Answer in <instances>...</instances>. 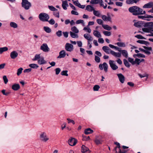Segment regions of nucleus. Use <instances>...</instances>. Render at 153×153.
Masks as SVG:
<instances>
[{
    "mask_svg": "<svg viewBox=\"0 0 153 153\" xmlns=\"http://www.w3.org/2000/svg\"><path fill=\"white\" fill-rule=\"evenodd\" d=\"M116 6L119 7H122L123 5L122 2H116L115 3Z\"/></svg>",
    "mask_w": 153,
    "mask_h": 153,
    "instance_id": "64",
    "label": "nucleus"
},
{
    "mask_svg": "<svg viewBox=\"0 0 153 153\" xmlns=\"http://www.w3.org/2000/svg\"><path fill=\"white\" fill-rule=\"evenodd\" d=\"M103 33L105 36H109L111 34V32L108 31H104L103 32Z\"/></svg>",
    "mask_w": 153,
    "mask_h": 153,
    "instance_id": "47",
    "label": "nucleus"
},
{
    "mask_svg": "<svg viewBox=\"0 0 153 153\" xmlns=\"http://www.w3.org/2000/svg\"><path fill=\"white\" fill-rule=\"evenodd\" d=\"M22 7L26 10H28L31 6L30 3L27 0H22Z\"/></svg>",
    "mask_w": 153,
    "mask_h": 153,
    "instance_id": "4",
    "label": "nucleus"
},
{
    "mask_svg": "<svg viewBox=\"0 0 153 153\" xmlns=\"http://www.w3.org/2000/svg\"><path fill=\"white\" fill-rule=\"evenodd\" d=\"M48 22L51 25H53L55 23V21L53 19H51L49 21L48 20Z\"/></svg>",
    "mask_w": 153,
    "mask_h": 153,
    "instance_id": "57",
    "label": "nucleus"
},
{
    "mask_svg": "<svg viewBox=\"0 0 153 153\" xmlns=\"http://www.w3.org/2000/svg\"><path fill=\"white\" fill-rule=\"evenodd\" d=\"M108 66L107 63L105 62L103 63V64H100L99 65V68L101 70L104 69L105 72L108 71Z\"/></svg>",
    "mask_w": 153,
    "mask_h": 153,
    "instance_id": "5",
    "label": "nucleus"
},
{
    "mask_svg": "<svg viewBox=\"0 0 153 153\" xmlns=\"http://www.w3.org/2000/svg\"><path fill=\"white\" fill-rule=\"evenodd\" d=\"M81 150L83 153H89L90 152L89 149L84 145L82 146Z\"/></svg>",
    "mask_w": 153,
    "mask_h": 153,
    "instance_id": "14",
    "label": "nucleus"
},
{
    "mask_svg": "<svg viewBox=\"0 0 153 153\" xmlns=\"http://www.w3.org/2000/svg\"><path fill=\"white\" fill-rule=\"evenodd\" d=\"M97 23L99 25H102H102H103V22L102 20L100 19H98L97 20Z\"/></svg>",
    "mask_w": 153,
    "mask_h": 153,
    "instance_id": "55",
    "label": "nucleus"
},
{
    "mask_svg": "<svg viewBox=\"0 0 153 153\" xmlns=\"http://www.w3.org/2000/svg\"><path fill=\"white\" fill-rule=\"evenodd\" d=\"M94 35L97 38L101 37L102 36L98 30H94L93 31Z\"/></svg>",
    "mask_w": 153,
    "mask_h": 153,
    "instance_id": "26",
    "label": "nucleus"
},
{
    "mask_svg": "<svg viewBox=\"0 0 153 153\" xmlns=\"http://www.w3.org/2000/svg\"><path fill=\"white\" fill-rule=\"evenodd\" d=\"M128 62H129L132 64V65H134V59L133 58L131 57H128Z\"/></svg>",
    "mask_w": 153,
    "mask_h": 153,
    "instance_id": "48",
    "label": "nucleus"
},
{
    "mask_svg": "<svg viewBox=\"0 0 153 153\" xmlns=\"http://www.w3.org/2000/svg\"><path fill=\"white\" fill-rule=\"evenodd\" d=\"M129 11L132 13L134 15L145 14L146 12L137 6H133L128 9Z\"/></svg>",
    "mask_w": 153,
    "mask_h": 153,
    "instance_id": "1",
    "label": "nucleus"
},
{
    "mask_svg": "<svg viewBox=\"0 0 153 153\" xmlns=\"http://www.w3.org/2000/svg\"><path fill=\"white\" fill-rule=\"evenodd\" d=\"M117 147H116L114 149V151H115V152L116 153H126V151H125V150H124L123 151H121L120 149H119V150L118 152H117Z\"/></svg>",
    "mask_w": 153,
    "mask_h": 153,
    "instance_id": "46",
    "label": "nucleus"
},
{
    "mask_svg": "<svg viewBox=\"0 0 153 153\" xmlns=\"http://www.w3.org/2000/svg\"><path fill=\"white\" fill-rule=\"evenodd\" d=\"M77 142V140L72 137H71L68 140L69 144L72 146H75L76 143Z\"/></svg>",
    "mask_w": 153,
    "mask_h": 153,
    "instance_id": "10",
    "label": "nucleus"
},
{
    "mask_svg": "<svg viewBox=\"0 0 153 153\" xmlns=\"http://www.w3.org/2000/svg\"><path fill=\"white\" fill-rule=\"evenodd\" d=\"M8 50V48L6 47H4L2 48H0V54L5 51H6Z\"/></svg>",
    "mask_w": 153,
    "mask_h": 153,
    "instance_id": "37",
    "label": "nucleus"
},
{
    "mask_svg": "<svg viewBox=\"0 0 153 153\" xmlns=\"http://www.w3.org/2000/svg\"><path fill=\"white\" fill-rule=\"evenodd\" d=\"M10 27L14 28H16L18 27L17 24L14 22H11L10 23Z\"/></svg>",
    "mask_w": 153,
    "mask_h": 153,
    "instance_id": "30",
    "label": "nucleus"
},
{
    "mask_svg": "<svg viewBox=\"0 0 153 153\" xmlns=\"http://www.w3.org/2000/svg\"><path fill=\"white\" fill-rule=\"evenodd\" d=\"M76 23L77 24H82L83 26H85V24L84 22V21L82 20L79 19L77 20L76 22Z\"/></svg>",
    "mask_w": 153,
    "mask_h": 153,
    "instance_id": "39",
    "label": "nucleus"
},
{
    "mask_svg": "<svg viewBox=\"0 0 153 153\" xmlns=\"http://www.w3.org/2000/svg\"><path fill=\"white\" fill-rule=\"evenodd\" d=\"M56 35L59 37H60L62 36V31L61 30H58L56 33Z\"/></svg>",
    "mask_w": 153,
    "mask_h": 153,
    "instance_id": "56",
    "label": "nucleus"
},
{
    "mask_svg": "<svg viewBox=\"0 0 153 153\" xmlns=\"http://www.w3.org/2000/svg\"><path fill=\"white\" fill-rule=\"evenodd\" d=\"M86 10L89 12H92V11H93V10H94V7L91 6L89 5H88L86 6Z\"/></svg>",
    "mask_w": 153,
    "mask_h": 153,
    "instance_id": "31",
    "label": "nucleus"
},
{
    "mask_svg": "<svg viewBox=\"0 0 153 153\" xmlns=\"http://www.w3.org/2000/svg\"><path fill=\"white\" fill-rule=\"evenodd\" d=\"M18 53L16 51H13L10 53V56L11 59H14L18 56Z\"/></svg>",
    "mask_w": 153,
    "mask_h": 153,
    "instance_id": "13",
    "label": "nucleus"
},
{
    "mask_svg": "<svg viewBox=\"0 0 153 153\" xmlns=\"http://www.w3.org/2000/svg\"><path fill=\"white\" fill-rule=\"evenodd\" d=\"M140 59L139 58H136L134 61V65L136 64L137 65H139L140 63Z\"/></svg>",
    "mask_w": 153,
    "mask_h": 153,
    "instance_id": "49",
    "label": "nucleus"
},
{
    "mask_svg": "<svg viewBox=\"0 0 153 153\" xmlns=\"http://www.w3.org/2000/svg\"><path fill=\"white\" fill-rule=\"evenodd\" d=\"M102 48V50L107 54L111 53V51H112L108 47L106 46H103Z\"/></svg>",
    "mask_w": 153,
    "mask_h": 153,
    "instance_id": "16",
    "label": "nucleus"
},
{
    "mask_svg": "<svg viewBox=\"0 0 153 153\" xmlns=\"http://www.w3.org/2000/svg\"><path fill=\"white\" fill-rule=\"evenodd\" d=\"M44 30L48 33H50L51 31V29L48 26H44L43 27Z\"/></svg>",
    "mask_w": 153,
    "mask_h": 153,
    "instance_id": "34",
    "label": "nucleus"
},
{
    "mask_svg": "<svg viewBox=\"0 0 153 153\" xmlns=\"http://www.w3.org/2000/svg\"><path fill=\"white\" fill-rule=\"evenodd\" d=\"M153 6V2H150L144 5L143 7L145 8H151Z\"/></svg>",
    "mask_w": 153,
    "mask_h": 153,
    "instance_id": "21",
    "label": "nucleus"
},
{
    "mask_svg": "<svg viewBox=\"0 0 153 153\" xmlns=\"http://www.w3.org/2000/svg\"><path fill=\"white\" fill-rule=\"evenodd\" d=\"M117 44L120 47H124L126 46L125 44L123 42H118L117 43Z\"/></svg>",
    "mask_w": 153,
    "mask_h": 153,
    "instance_id": "42",
    "label": "nucleus"
},
{
    "mask_svg": "<svg viewBox=\"0 0 153 153\" xmlns=\"http://www.w3.org/2000/svg\"><path fill=\"white\" fill-rule=\"evenodd\" d=\"M66 55L65 52V51L62 50L59 53V55L58 56V58H61L64 57Z\"/></svg>",
    "mask_w": 153,
    "mask_h": 153,
    "instance_id": "25",
    "label": "nucleus"
},
{
    "mask_svg": "<svg viewBox=\"0 0 153 153\" xmlns=\"http://www.w3.org/2000/svg\"><path fill=\"white\" fill-rule=\"evenodd\" d=\"M101 18L104 21H111V19L110 16H106L105 15H102L101 16Z\"/></svg>",
    "mask_w": 153,
    "mask_h": 153,
    "instance_id": "20",
    "label": "nucleus"
},
{
    "mask_svg": "<svg viewBox=\"0 0 153 153\" xmlns=\"http://www.w3.org/2000/svg\"><path fill=\"white\" fill-rule=\"evenodd\" d=\"M138 17L139 19H142L143 20H146V19H149L150 18H153V16L148 15H146L145 16H139ZM147 20H149L148 19H146Z\"/></svg>",
    "mask_w": 153,
    "mask_h": 153,
    "instance_id": "12",
    "label": "nucleus"
},
{
    "mask_svg": "<svg viewBox=\"0 0 153 153\" xmlns=\"http://www.w3.org/2000/svg\"><path fill=\"white\" fill-rule=\"evenodd\" d=\"M102 27L105 30L110 31L112 29V27L107 25H102Z\"/></svg>",
    "mask_w": 153,
    "mask_h": 153,
    "instance_id": "29",
    "label": "nucleus"
},
{
    "mask_svg": "<svg viewBox=\"0 0 153 153\" xmlns=\"http://www.w3.org/2000/svg\"><path fill=\"white\" fill-rule=\"evenodd\" d=\"M109 64L111 69L113 70H116L118 68V67L115 63V61L113 60H110Z\"/></svg>",
    "mask_w": 153,
    "mask_h": 153,
    "instance_id": "6",
    "label": "nucleus"
},
{
    "mask_svg": "<svg viewBox=\"0 0 153 153\" xmlns=\"http://www.w3.org/2000/svg\"><path fill=\"white\" fill-rule=\"evenodd\" d=\"M56 11L53 12V14L55 17L59 18V12L58 11Z\"/></svg>",
    "mask_w": 153,
    "mask_h": 153,
    "instance_id": "51",
    "label": "nucleus"
},
{
    "mask_svg": "<svg viewBox=\"0 0 153 153\" xmlns=\"http://www.w3.org/2000/svg\"><path fill=\"white\" fill-rule=\"evenodd\" d=\"M134 25L137 27L139 28L142 27L143 26H144V25L143 22L139 21L135 22Z\"/></svg>",
    "mask_w": 153,
    "mask_h": 153,
    "instance_id": "24",
    "label": "nucleus"
},
{
    "mask_svg": "<svg viewBox=\"0 0 153 153\" xmlns=\"http://www.w3.org/2000/svg\"><path fill=\"white\" fill-rule=\"evenodd\" d=\"M100 5L104 9H105L107 8V5L106 4H104L102 1L100 3Z\"/></svg>",
    "mask_w": 153,
    "mask_h": 153,
    "instance_id": "62",
    "label": "nucleus"
},
{
    "mask_svg": "<svg viewBox=\"0 0 153 153\" xmlns=\"http://www.w3.org/2000/svg\"><path fill=\"white\" fill-rule=\"evenodd\" d=\"M29 66L31 68H37L38 67V65L35 64H31L29 65Z\"/></svg>",
    "mask_w": 153,
    "mask_h": 153,
    "instance_id": "43",
    "label": "nucleus"
},
{
    "mask_svg": "<svg viewBox=\"0 0 153 153\" xmlns=\"http://www.w3.org/2000/svg\"><path fill=\"white\" fill-rule=\"evenodd\" d=\"M41 140L44 142H46L49 140V138L46 135V134L43 132L40 135Z\"/></svg>",
    "mask_w": 153,
    "mask_h": 153,
    "instance_id": "7",
    "label": "nucleus"
},
{
    "mask_svg": "<svg viewBox=\"0 0 153 153\" xmlns=\"http://www.w3.org/2000/svg\"><path fill=\"white\" fill-rule=\"evenodd\" d=\"M70 33L71 36L73 38H77L78 37V35L77 34L78 33H73L71 31H70Z\"/></svg>",
    "mask_w": 153,
    "mask_h": 153,
    "instance_id": "33",
    "label": "nucleus"
},
{
    "mask_svg": "<svg viewBox=\"0 0 153 153\" xmlns=\"http://www.w3.org/2000/svg\"><path fill=\"white\" fill-rule=\"evenodd\" d=\"M71 30L72 31L71 32L73 33H78L79 32V30L76 26L72 27L71 28Z\"/></svg>",
    "mask_w": 153,
    "mask_h": 153,
    "instance_id": "36",
    "label": "nucleus"
},
{
    "mask_svg": "<svg viewBox=\"0 0 153 153\" xmlns=\"http://www.w3.org/2000/svg\"><path fill=\"white\" fill-rule=\"evenodd\" d=\"M136 56L138 58H145V56L143 54L141 53H138L137 54H135L133 55V56L135 57Z\"/></svg>",
    "mask_w": 153,
    "mask_h": 153,
    "instance_id": "38",
    "label": "nucleus"
},
{
    "mask_svg": "<svg viewBox=\"0 0 153 153\" xmlns=\"http://www.w3.org/2000/svg\"><path fill=\"white\" fill-rule=\"evenodd\" d=\"M100 88V87L99 85H96L94 86L93 88L94 90V91H98Z\"/></svg>",
    "mask_w": 153,
    "mask_h": 153,
    "instance_id": "59",
    "label": "nucleus"
},
{
    "mask_svg": "<svg viewBox=\"0 0 153 153\" xmlns=\"http://www.w3.org/2000/svg\"><path fill=\"white\" fill-rule=\"evenodd\" d=\"M93 132V131L90 128H88L85 130L84 132L86 134H88Z\"/></svg>",
    "mask_w": 153,
    "mask_h": 153,
    "instance_id": "35",
    "label": "nucleus"
},
{
    "mask_svg": "<svg viewBox=\"0 0 153 153\" xmlns=\"http://www.w3.org/2000/svg\"><path fill=\"white\" fill-rule=\"evenodd\" d=\"M1 92L3 94V95L6 96L8 95L10 93L9 92H6L5 90H2Z\"/></svg>",
    "mask_w": 153,
    "mask_h": 153,
    "instance_id": "61",
    "label": "nucleus"
},
{
    "mask_svg": "<svg viewBox=\"0 0 153 153\" xmlns=\"http://www.w3.org/2000/svg\"><path fill=\"white\" fill-rule=\"evenodd\" d=\"M144 26L145 27L142 28L143 32L147 33L153 32V22H149L145 23Z\"/></svg>",
    "mask_w": 153,
    "mask_h": 153,
    "instance_id": "2",
    "label": "nucleus"
},
{
    "mask_svg": "<svg viewBox=\"0 0 153 153\" xmlns=\"http://www.w3.org/2000/svg\"><path fill=\"white\" fill-rule=\"evenodd\" d=\"M39 18L40 20L42 21L47 22L49 19V16L47 14L42 13L39 15Z\"/></svg>",
    "mask_w": 153,
    "mask_h": 153,
    "instance_id": "3",
    "label": "nucleus"
},
{
    "mask_svg": "<svg viewBox=\"0 0 153 153\" xmlns=\"http://www.w3.org/2000/svg\"><path fill=\"white\" fill-rule=\"evenodd\" d=\"M83 30H86V32H88L89 33H91V30L90 28L89 27H85L83 29Z\"/></svg>",
    "mask_w": 153,
    "mask_h": 153,
    "instance_id": "52",
    "label": "nucleus"
},
{
    "mask_svg": "<svg viewBox=\"0 0 153 153\" xmlns=\"http://www.w3.org/2000/svg\"><path fill=\"white\" fill-rule=\"evenodd\" d=\"M102 141V140H98V139H96L95 140V143L97 145L101 144Z\"/></svg>",
    "mask_w": 153,
    "mask_h": 153,
    "instance_id": "58",
    "label": "nucleus"
},
{
    "mask_svg": "<svg viewBox=\"0 0 153 153\" xmlns=\"http://www.w3.org/2000/svg\"><path fill=\"white\" fill-rule=\"evenodd\" d=\"M41 57L40 54H37L35 55L33 59L32 60L33 61L38 60V59H40Z\"/></svg>",
    "mask_w": 153,
    "mask_h": 153,
    "instance_id": "40",
    "label": "nucleus"
},
{
    "mask_svg": "<svg viewBox=\"0 0 153 153\" xmlns=\"http://www.w3.org/2000/svg\"><path fill=\"white\" fill-rule=\"evenodd\" d=\"M93 13L95 16L98 17H100L101 16L100 12L99 11L94 10H93Z\"/></svg>",
    "mask_w": 153,
    "mask_h": 153,
    "instance_id": "32",
    "label": "nucleus"
},
{
    "mask_svg": "<svg viewBox=\"0 0 153 153\" xmlns=\"http://www.w3.org/2000/svg\"><path fill=\"white\" fill-rule=\"evenodd\" d=\"M62 1V7L65 10H66L67 9V7H68V3L67 1Z\"/></svg>",
    "mask_w": 153,
    "mask_h": 153,
    "instance_id": "23",
    "label": "nucleus"
},
{
    "mask_svg": "<svg viewBox=\"0 0 153 153\" xmlns=\"http://www.w3.org/2000/svg\"><path fill=\"white\" fill-rule=\"evenodd\" d=\"M117 75L120 82L121 83H123L125 80V77L124 76L121 74H118Z\"/></svg>",
    "mask_w": 153,
    "mask_h": 153,
    "instance_id": "19",
    "label": "nucleus"
},
{
    "mask_svg": "<svg viewBox=\"0 0 153 153\" xmlns=\"http://www.w3.org/2000/svg\"><path fill=\"white\" fill-rule=\"evenodd\" d=\"M77 45L79 47H81L82 46V43L81 41H78L76 42Z\"/></svg>",
    "mask_w": 153,
    "mask_h": 153,
    "instance_id": "60",
    "label": "nucleus"
},
{
    "mask_svg": "<svg viewBox=\"0 0 153 153\" xmlns=\"http://www.w3.org/2000/svg\"><path fill=\"white\" fill-rule=\"evenodd\" d=\"M23 70V69L22 68H20L18 69L17 71V75L18 76H19L22 73Z\"/></svg>",
    "mask_w": 153,
    "mask_h": 153,
    "instance_id": "50",
    "label": "nucleus"
},
{
    "mask_svg": "<svg viewBox=\"0 0 153 153\" xmlns=\"http://www.w3.org/2000/svg\"><path fill=\"white\" fill-rule=\"evenodd\" d=\"M137 43L141 44H146L147 43V42L144 41L142 40H138L137 41Z\"/></svg>",
    "mask_w": 153,
    "mask_h": 153,
    "instance_id": "53",
    "label": "nucleus"
},
{
    "mask_svg": "<svg viewBox=\"0 0 153 153\" xmlns=\"http://www.w3.org/2000/svg\"><path fill=\"white\" fill-rule=\"evenodd\" d=\"M65 49L67 51L71 52L74 49L73 46L71 44L67 43L65 45Z\"/></svg>",
    "mask_w": 153,
    "mask_h": 153,
    "instance_id": "8",
    "label": "nucleus"
},
{
    "mask_svg": "<svg viewBox=\"0 0 153 153\" xmlns=\"http://www.w3.org/2000/svg\"><path fill=\"white\" fill-rule=\"evenodd\" d=\"M121 53V54L125 58H127L128 57V53L126 50H122Z\"/></svg>",
    "mask_w": 153,
    "mask_h": 153,
    "instance_id": "27",
    "label": "nucleus"
},
{
    "mask_svg": "<svg viewBox=\"0 0 153 153\" xmlns=\"http://www.w3.org/2000/svg\"><path fill=\"white\" fill-rule=\"evenodd\" d=\"M48 8L51 11H58V10L56 8H55L53 6H48Z\"/></svg>",
    "mask_w": 153,
    "mask_h": 153,
    "instance_id": "44",
    "label": "nucleus"
},
{
    "mask_svg": "<svg viewBox=\"0 0 153 153\" xmlns=\"http://www.w3.org/2000/svg\"><path fill=\"white\" fill-rule=\"evenodd\" d=\"M111 53L115 57H120L121 56V53L119 52H116L113 51H111Z\"/></svg>",
    "mask_w": 153,
    "mask_h": 153,
    "instance_id": "22",
    "label": "nucleus"
},
{
    "mask_svg": "<svg viewBox=\"0 0 153 153\" xmlns=\"http://www.w3.org/2000/svg\"><path fill=\"white\" fill-rule=\"evenodd\" d=\"M123 61L125 66L127 68H129L130 65L128 61L126 59H124Z\"/></svg>",
    "mask_w": 153,
    "mask_h": 153,
    "instance_id": "41",
    "label": "nucleus"
},
{
    "mask_svg": "<svg viewBox=\"0 0 153 153\" xmlns=\"http://www.w3.org/2000/svg\"><path fill=\"white\" fill-rule=\"evenodd\" d=\"M46 63V61L45 60L43 56L41 57L40 59L38 60V63L40 65L45 64Z\"/></svg>",
    "mask_w": 153,
    "mask_h": 153,
    "instance_id": "15",
    "label": "nucleus"
},
{
    "mask_svg": "<svg viewBox=\"0 0 153 153\" xmlns=\"http://www.w3.org/2000/svg\"><path fill=\"white\" fill-rule=\"evenodd\" d=\"M95 61L96 62L98 63H99L100 62V59L99 57L97 56H95Z\"/></svg>",
    "mask_w": 153,
    "mask_h": 153,
    "instance_id": "45",
    "label": "nucleus"
},
{
    "mask_svg": "<svg viewBox=\"0 0 153 153\" xmlns=\"http://www.w3.org/2000/svg\"><path fill=\"white\" fill-rule=\"evenodd\" d=\"M3 79L4 81V83L6 84L8 82V79L7 78L6 76H3Z\"/></svg>",
    "mask_w": 153,
    "mask_h": 153,
    "instance_id": "63",
    "label": "nucleus"
},
{
    "mask_svg": "<svg viewBox=\"0 0 153 153\" xmlns=\"http://www.w3.org/2000/svg\"><path fill=\"white\" fill-rule=\"evenodd\" d=\"M68 71H63L61 72V74L62 75L66 76H68V74H67Z\"/></svg>",
    "mask_w": 153,
    "mask_h": 153,
    "instance_id": "54",
    "label": "nucleus"
},
{
    "mask_svg": "<svg viewBox=\"0 0 153 153\" xmlns=\"http://www.w3.org/2000/svg\"><path fill=\"white\" fill-rule=\"evenodd\" d=\"M84 38L87 40L88 41H92L93 40V38L90 34L88 33H85L84 35Z\"/></svg>",
    "mask_w": 153,
    "mask_h": 153,
    "instance_id": "17",
    "label": "nucleus"
},
{
    "mask_svg": "<svg viewBox=\"0 0 153 153\" xmlns=\"http://www.w3.org/2000/svg\"><path fill=\"white\" fill-rule=\"evenodd\" d=\"M143 47L145 49L144 53L148 55H149L151 54V51H152V48L151 47H147L146 46H143Z\"/></svg>",
    "mask_w": 153,
    "mask_h": 153,
    "instance_id": "11",
    "label": "nucleus"
},
{
    "mask_svg": "<svg viewBox=\"0 0 153 153\" xmlns=\"http://www.w3.org/2000/svg\"><path fill=\"white\" fill-rule=\"evenodd\" d=\"M40 49L44 52H48L49 51L47 44L46 43H44L40 47Z\"/></svg>",
    "mask_w": 153,
    "mask_h": 153,
    "instance_id": "9",
    "label": "nucleus"
},
{
    "mask_svg": "<svg viewBox=\"0 0 153 153\" xmlns=\"http://www.w3.org/2000/svg\"><path fill=\"white\" fill-rule=\"evenodd\" d=\"M140 0H126V2L128 4H132L134 3L136 4Z\"/></svg>",
    "mask_w": 153,
    "mask_h": 153,
    "instance_id": "18",
    "label": "nucleus"
},
{
    "mask_svg": "<svg viewBox=\"0 0 153 153\" xmlns=\"http://www.w3.org/2000/svg\"><path fill=\"white\" fill-rule=\"evenodd\" d=\"M20 86L19 84H15L12 86V89L14 91H17L20 88Z\"/></svg>",
    "mask_w": 153,
    "mask_h": 153,
    "instance_id": "28",
    "label": "nucleus"
}]
</instances>
